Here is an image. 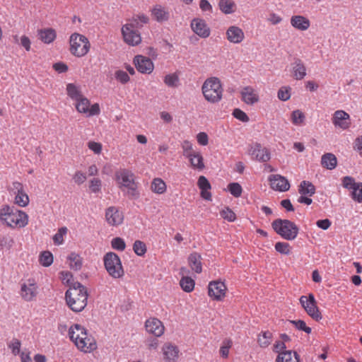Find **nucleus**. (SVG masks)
Returning <instances> with one entry per match:
<instances>
[{
  "instance_id": "obj_1",
  "label": "nucleus",
  "mask_w": 362,
  "mask_h": 362,
  "mask_svg": "<svg viewBox=\"0 0 362 362\" xmlns=\"http://www.w3.org/2000/svg\"><path fill=\"white\" fill-rule=\"evenodd\" d=\"M65 298L68 306L73 311L81 312L87 305V290L81 283L73 282L66 291Z\"/></svg>"
},
{
  "instance_id": "obj_2",
  "label": "nucleus",
  "mask_w": 362,
  "mask_h": 362,
  "mask_svg": "<svg viewBox=\"0 0 362 362\" xmlns=\"http://www.w3.org/2000/svg\"><path fill=\"white\" fill-rule=\"evenodd\" d=\"M69 336L75 345L84 352H90L97 348L94 338L88 335L86 329L80 325L71 326L69 329Z\"/></svg>"
},
{
  "instance_id": "obj_3",
  "label": "nucleus",
  "mask_w": 362,
  "mask_h": 362,
  "mask_svg": "<svg viewBox=\"0 0 362 362\" xmlns=\"http://www.w3.org/2000/svg\"><path fill=\"white\" fill-rule=\"evenodd\" d=\"M0 221L8 227L21 228L28 224V216L21 210L6 205L0 210Z\"/></svg>"
},
{
  "instance_id": "obj_4",
  "label": "nucleus",
  "mask_w": 362,
  "mask_h": 362,
  "mask_svg": "<svg viewBox=\"0 0 362 362\" xmlns=\"http://www.w3.org/2000/svg\"><path fill=\"white\" fill-rule=\"evenodd\" d=\"M115 180L121 190L124 191V189H127L126 194L128 196L138 197L137 183L135 182V175L131 170L120 169L115 173Z\"/></svg>"
},
{
  "instance_id": "obj_5",
  "label": "nucleus",
  "mask_w": 362,
  "mask_h": 362,
  "mask_svg": "<svg viewBox=\"0 0 362 362\" xmlns=\"http://www.w3.org/2000/svg\"><path fill=\"white\" fill-rule=\"evenodd\" d=\"M202 90L208 102L216 103L222 98L223 90L220 80L216 77L207 78L202 85Z\"/></svg>"
},
{
  "instance_id": "obj_6",
  "label": "nucleus",
  "mask_w": 362,
  "mask_h": 362,
  "mask_svg": "<svg viewBox=\"0 0 362 362\" xmlns=\"http://www.w3.org/2000/svg\"><path fill=\"white\" fill-rule=\"evenodd\" d=\"M273 229L276 233L287 240H294L298 233L297 226L287 219H276L272 223Z\"/></svg>"
},
{
  "instance_id": "obj_7",
  "label": "nucleus",
  "mask_w": 362,
  "mask_h": 362,
  "mask_svg": "<svg viewBox=\"0 0 362 362\" xmlns=\"http://www.w3.org/2000/svg\"><path fill=\"white\" fill-rule=\"evenodd\" d=\"M70 52L77 57H81L85 56L90 49V43L86 37L78 33H73L70 36Z\"/></svg>"
},
{
  "instance_id": "obj_8",
  "label": "nucleus",
  "mask_w": 362,
  "mask_h": 362,
  "mask_svg": "<svg viewBox=\"0 0 362 362\" xmlns=\"http://www.w3.org/2000/svg\"><path fill=\"white\" fill-rule=\"evenodd\" d=\"M104 264L107 273L115 279L120 278L123 274L122 262L119 256L114 252H107L104 257Z\"/></svg>"
},
{
  "instance_id": "obj_9",
  "label": "nucleus",
  "mask_w": 362,
  "mask_h": 362,
  "mask_svg": "<svg viewBox=\"0 0 362 362\" xmlns=\"http://www.w3.org/2000/svg\"><path fill=\"white\" fill-rule=\"evenodd\" d=\"M300 303L308 315L316 321L322 319L321 313L317 306V302L313 293L308 296H302L300 298Z\"/></svg>"
},
{
  "instance_id": "obj_10",
  "label": "nucleus",
  "mask_w": 362,
  "mask_h": 362,
  "mask_svg": "<svg viewBox=\"0 0 362 362\" xmlns=\"http://www.w3.org/2000/svg\"><path fill=\"white\" fill-rule=\"evenodd\" d=\"M122 33L124 41L129 45L135 46L141 41L138 30H134L133 23H127L122 28Z\"/></svg>"
},
{
  "instance_id": "obj_11",
  "label": "nucleus",
  "mask_w": 362,
  "mask_h": 362,
  "mask_svg": "<svg viewBox=\"0 0 362 362\" xmlns=\"http://www.w3.org/2000/svg\"><path fill=\"white\" fill-rule=\"evenodd\" d=\"M75 105L79 112L86 114L88 116L97 115L100 113L99 105L95 103L90 107V101L84 96L76 100Z\"/></svg>"
},
{
  "instance_id": "obj_12",
  "label": "nucleus",
  "mask_w": 362,
  "mask_h": 362,
  "mask_svg": "<svg viewBox=\"0 0 362 362\" xmlns=\"http://www.w3.org/2000/svg\"><path fill=\"white\" fill-rule=\"evenodd\" d=\"M249 154L252 159L262 163L267 162L271 158L269 151L258 143H255L250 146Z\"/></svg>"
},
{
  "instance_id": "obj_13",
  "label": "nucleus",
  "mask_w": 362,
  "mask_h": 362,
  "mask_svg": "<svg viewBox=\"0 0 362 362\" xmlns=\"http://www.w3.org/2000/svg\"><path fill=\"white\" fill-rule=\"evenodd\" d=\"M37 286L33 279H28L21 285V296L26 301H31L37 296Z\"/></svg>"
},
{
  "instance_id": "obj_14",
  "label": "nucleus",
  "mask_w": 362,
  "mask_h": 362,
  "mask_svg": "<svg viewBox=\"0 0 362 362\" xmlns=\"http://www.w3.org/2000/svg\"><path fill=\"white\" fill-rule=\"evenodd\" d=\"M105 218L110 226H117L122 223L124 216L115 206H110L106 209Z\"/></svg>"
},
{
  "instance_id": "obj_15",
  "label": "nucleus",
  "mask_w": 362,
  "mask_h": 362,
  "mask_svg": "<svg viewBox=\"0 0 362 362\" xmlns=\"http://www.w3.org/2000/svg\"><path fill=\"white\" fill-rule=\"evenodd\" d=\"M192 31L200 37L206 38L210 35V29L204 20L194 18L190 24Z\"/></svg>"
},
{
  "instance_id": "obj_16",
  "label": "nucleus",
  "mask_w": 362,
  "mask_h": 362,
  "mask_svg": "<svg viewBox=\"0 0 362 362\" xmlns=\"http://www.w3.org/2000/svg\"><path fill=\"white\" fill-rule=\"evenodd\" d=\"M226 286L223 282L212 281L209 284V296L214 300H221L226 294Z\"/></svg>"
},
{
  "instance_id": "obj_17",
  "label": "nucleus",
  "mask_w": 362,
  "mask_h": 362,
  "mask_svg": "<svg viewBox=\"0 0 362 362\" xmlns=\"http://www.w3.org/2000/svg\"><path fill=\"white\" fill-rule=\"evenodd\" d=\"M136 68L142 74H151L154 68L152 61L146 57L138 55L134 59Z\"/></svg>"
},
{
  "instance_id": "obj_18",
  "label": "nucleus",
  "mask_w": 362,
  "mask_h": 362,
  "mask_svg": "<svg viewBox=\"0 0 362 362\" xmlns=\"http://www.w3.org/2000/svg\"><path fill=\"white\" fill-rule=\"evenodd\" d=\"M269 180L271 187L274 190L286 192L289 189L290 184L288 180L280 175H272Z\"/></svg>"
},
{
  "instance_id": "obj_19",
  "label": "nucleus",
  "mask_w": 362,
  "mask_h": 362,
  "mask_svg": "<svg viewBox=\"0 0 362 362\" xmlns=\"http://www.w3.org/2000/svg\"><path fill=\"white\" fill-rule=\"evenodd\" d=\"M165 362H177L180 350L178 347L170 343H166L162 347Z\"/></svg>"
},
{
  "instance_id": "obj_20",
  "label": "nucleus",
  "mask_w": 362,
  "mask_h": 362,
  "mask_svg": "<svg viewBox=\"0 0 362 362\" xmlns=\"http://www.w3.org/2000/svg\"><path fill=\"white\" fill-rule=\"evenodd\" d=\"M13 188L16 190L15 204L21 207L26 206L29 204V197L24 192L22 184L15 182L13 183Z\"/></svg>"
},
{
  "instance_id": "obj_21",
  "label": "nucleus",
  "mask_w": 362,
  "mask_h": 362,
  "mask_svg": "<svg viewBox=\"0 0 362 362\" xmlns=\"http://www.w3.org/2000/svg\"><path fill=\"white\" fill-rule=\"evenodd\" d=\"M145 327L148 332L153 334L156 337H160L164 332V326L161 321L157 318L147 320Z\"/></svg>"
},
{
  "instance_id": "obj_22",
  "label": "nucleus",
  "mask_w": 362,
  "mask_h": 362,
  "mask_svg": "<svg viewBox=\"0 0 362 362\" xmlns=\"http://www.w3.org/2000/svg\"><path fill=\"white\" fill-rule=\"evenodd\" d=\"M349 119L350 117L348 113L344 110H337L334 114L332 122L335 127L346 129L350 125Z\"/></svg>"
},
{
  "instance_id": "obj_23",
  "label": "nucleus",
  "mask_w": 362,
  "mask_h": 362,
  "mask_svg": "<svg viewBox=\"0 0 362 362\" xmlns=\"http://www.w3.org/2000/svg\"><path fill=\"white\" fill-rule=\"evenodd\" d=\"M227 39L235 44L241 42L244 39L243 31L237 26H230L226 31Z\"/></svg>"
},
{
  "instance_id": "obj_24",
  "label": "nucleus",
  "mask_w": 362,
  "mask_h": 362,
  "mask_svg": "<svg viewBox=\"0 0 362 362\" xmlns=\"http://www.w3.org/2000/svg\"><path fill=\"white\" fill-rule=\"evenodd\" d=\"M151 15L159 23L167 21L170 18L168 10L159 4L151 9Z\"/></svg>"
},
{
  "instance_id": "obj_25",
  "label": "nucleus",
  "mask_w": 362,
  "mask_h": 362,
  "mask_svg": "<svg viewBox=\"0 0 362 362\" xmlns=\"http://www.w3.org/2000/svg\"><path fill=\"white\" fill-rule=\"evenodd\" d=\"M292 73L296 80H301L306 76V68L300 59H295L292 64Z\"/></svg>"
},
{
  "instance_id": "obj_26",
  "label": "nucleus",
  "mask_w": 362,
  "mask_h": 362,
  "mask_svg": "<svg viewBox=\"0 0 362 362\" xmlns=\"http://www.w3.org/2000/svg\"><path fill=\"white\" fill-rule=\"evenodd\" d=\"M291 24L293 28L302 31L308 30L310 25V21L303 16H292Z\"/></svg>"
},
{
  "instance_id": "obj_27",
  "label": "nucleus",
  "mask_w": 362,
  "mask_h": 362,
  "mask_svg": "<svg viewBox=\"0 0 362 362\" xmlns=\"http://www.w3.org/2000/svg\"><path fill=\"white\" fill-rule=\"evenodd\" d=\"M243 100L247 105H252L258 101V95L255 90L250 86L245 87L241 91Z\"/></svg>"
},
{
  "instance_id": "obj_28",
  "label": "nucleus",
  "mask_w": 362,
  "mask_h": 362,
  "mask_svg": "<svg viewBox=\"0 0 362 362\" xmlns=\"http://www.w3.org/2000/svg\"><path fill=\"white\" fill-rule=\"evenodd\" d=\"M188 263L192 270L199 274L202 271V257L199 254L194 252L189 255Z\"/></svg>"
},
{
  "instance_id": "obj_29",
  "label": "nucleus",
  "mask_w": 362,
  "mask_h": 362,
  "mask_svg": "<svg viewBox=\"0 0 362 362\" xmlns=\"http://www.w3.org/2000/svg\"><path fill=\"white\" fill-rule=\"evenodd\" d=\"M198 186L201 189L202 197L206 200H211V194L209 192L211 189V185L204 176H200L198 179Z\"/></svg>"
},
{
  "instance_id": "obj_30",
  "label": "nucleus",
  "mask_w": 362,
  "mask_h": 362,
  "mask_svg": "<svg viewBox=\"0 0 362 362\" xmlns=\"http://www.w3.org/2000/svg\"><path fill=\"white\" fill-rule=\"evenodd\" d=\"M321 164L327 169L333 170L337 166V160L333 153H327L322 156Z\"/></svg>"
},
{
  "instance_id": "obj_31",
  "label": "nucleus",
  "mask_w": 362,
  "mask_h": 362,
  "mask_svg": "<svg viewBox=\"0 0 362 362\" xmlns=\"http://www.w3.org/2000/svg\"><path fill=\"white\" fill-rule=\"evenodd\" d=\"M187 158L193 168L197 169L198 170H202L204 168V159L199 152H194Z\"/></svg>"
},
{
  "instance_id": "obj_32",
  "label": "nucleus",
  "mask_w": 362,
  "mask_h": 362,
  "mask_svg": "<svg viewBox=\"0 0 362 362\" xmlns=\"http://www.w3.org/2000/svg\"><path fill=\"white\" fill-rule=\"evenodd\" d=\"M39 38L45 43L49 44L56 38V33L52 28L40 30L38 32Z\"/></svg>"
},
{
  "instance_id": "obj_33",
  "label": "nucleus",
  "mask_w": 362,
  "mask_h": 362,
  "mask_svg": "<svg viewBox=\"0 0 362 362\" xmlns=\"http://www.w3.org/2000/svg\"><path fill=\"white\" fill-rule=\"evenodd\" d=\"M298 192L301 195L311 197L315 193V187L310 182L303 180L300 184Z\"/></svg>"
},
{
  "instance_id": "obj_34",
  "label": "nucleus",
  "mask_w": 362,
  "mask_h": 362,
  "mask_svg": "<svg viewBox=\"0 0 362 362\" xmlns=\"http://www.w3.org/2000/svg\"><path fill=\"white\" fill-rule=\"evenodd\" d=\"M69 267L75 271L80 270L82 267V258L76 253L72 252L67 257Z\"/></svg>"
},
{
  "instance_id": "obj_35",
  "label": "nucleus",
  "mask_w": 362,
  "mask_h": 362,
  "mask_svg": "<svg viewBox=\"0 0 362 362\" xmlns=\"http://www.w3.org/2000/svg\"><path fill=\"white\" fill-rule=\"evenodd\" d=\"M276 362H298L296 353H292L291 351H284L280 353L277 358Z\"/></svg>"
},
{
  "instance_id": "obj_36",
  "label": "nucleus",
  "mask_w": 362,
  "mask_h": 362,
  "mask_svg": "<svg viewBox=\"0 0 362 362\" xmlns=\"http://www.w3.org/2000/svg\"><path fill=\"white\" fill-rule=\"evenodd\" d=\"M151 190L156 194H163L166 191V185L160 178H154L152 181Z\"/></svg>"
},
{
  "instance_id": "obj_37",
  "label": "nucleus",
  "mask_w": 362,
  "mask_h": 362,
  "mask_svg": "<svg viewBox=\"0 0 362 362\" xmlns=\"http://www.w3.org/2000/svg\"><path fill=\"white\" fill-rule=\"evenodd\" d=\"M67 95L75 101L83 96L80 88L74 83H69L66 86Z\"/></svg>"
},
{
  "instance_id": "obj_38",
  "label": "nucleus",
  "mask_w": 362,
  "mask_h": 362,
  "mask_svg": "<svg viewBox=\"0 0 362 362\" xmlns=\"http://www.w3.org/2000/svg\"><path fill=\"white\" fill-rule=\"evenodd\" d=\"M218 5L221 11L226 14L234 12L235 3L232 0H220Z\"/></svg>"
},
{
  "instance_id": "obj_39",
  "label": "nucleus",
  "mask_w": 362,
  "mask_h": 362,
  "mask_svg": "<svg viewBox=\"0 0 362 362\" xmlns=\"http://www.w3.org/2000/svg\"><path fill=\"white\" fill-rule=\"evenodd\" d=\"M180 284L181 288L185 291V292H191L194 287V281L188 276H183L180 281Z\"/></svg>"
},
{
  "instance_id": "obj_40",
  "label": "nucleus",
  "mask_w": 362,
  "mask_h": 362,
  "mask_svg": "<svg viewBox=\"0 0 362 362\" xmlns=\"http://www.w3.org/2000/svg\"><path fill=\"white\" fill-rule=\"evenodd\" d=\"M272 337V334L269 332H263L262 334L259 336L258 343L261 347H267L271 343V339Z\"/></svg>"
},
{
  "instance_id": "obj_41",
  "label": "nucleus",
  "mask_w": 362,
  "mask_h": 362,
  "mask_svg": "<svg viewBox=\"0 0 362 362\" xmlns=\"http://www.w3.org/2000/svg\"><path fill=\"white\" fill-rule=\"evenodd\" d=\"M40 262L44 267H49L53 262V255L49 251H44L40 256Z\"/></svg>"
},
{
  "instance_id": "obj_42",
  "label": "nucleus",
  "mask_w": 362,
  "mask_h": 362,
  "mask_svg": "<svg viewBox=\"0 0 362 362\" xmlns=\"http://www.w3.org/2000/svg\"><path fill=\"white\" fill-rule=\"evenodd\" d=\"M164 83L169 87H177L179 83V78L175 74H167L164 78Z\"/></svg>"
},
{
  "instance_id": "obj_43",
  "label": "nucleus",
  "mask_w": 362,
  "mask_h": 362,
  "mask_svg": "<svg viewBox=\"0 0 362 362\" xmlns=\"http://www.w3.org/2000/svg\"><path fill=\"white\" fill-rule=\"evenodd\" d=\"M133 250L138 256H143L146 252V246L141 240H136L133 245Z\"/></svg>"
},
{
  "instance_id": "obj_44",
  "label": "nucleus",
  "mask_w": 362,
  "mask_h": 362,
  "mask_svg": "<svg viewBox=\"0 0 362 362\" xmlns=\"http://www.w3.org/2000/svg\"><path fill=\"white\" fill-rule=\"evenodd\" d=\"M292 122L295 125H300L303 123L305 115L300 110H294L291 114Z\"/></svg>"
},
{
  "instance_id": "obj_45",
  "label": "nucleus",
  "mask_w": 362,
  "mask_h": 362,
  "mask_svg": "<svg viewBox=\"0 0 362 362\" xmlns=\"http://www.w3.org/2000/svg\"><path fill=\"white\" fill-rule=\"evenodd\" d=\"M67 233V228L66 227L60 228L57 233L53 237V241L55 245H62L64 242V235Z\"/></svg>"
},
{
  "instance_id": "obj_46",
  "label": "nucleus",
  "mask_w": 362,
  "mask_h": 362,
  "mask_svg": "<svg viewBox=\"0 0 362 362\" xmlns=\"http://www.w3.org/2000/svg\"><path fill=\"white\" fill-rule=\"evenodd\" d=\"M289 322L295 326V327L300 331H303L307 334L311 332V328L306 326L305 322L301 320H290Z\"/></svg>"
},
{
  "instance_id": "obj_47",
  "label": "nucleus",
  "mask_w": 362,
  "mask_h": 362,
  "mask_svg": "<svg viewBox=\"0 0 362 362\" xmlns=\"http://www.w3.org/2000/svg\"><path fill=\"white\" fill-rule=\"evenodd\" d=\"M351 197L359 203L362 202V183L358 182V185L351 191Z\"/></svg>"
},
{
  "instance_id": "obj_48",
  "label": "nucleus",
  "mask_w": 362,
  "mask_h": 362,
  "mask_svg": "<svg viewBox=\"0 0 362 362\" xmlns=\"http://www.w3.org/2000/svg\"><path fill=\"white\" fill-rule=\"evenodd\" d=\"M221 216L228 221H234L236 218L235 213L228 207H226L220 212Z\"/></svg>"
},
{
  "instance_id": "obj_49",
  "label": "nucleus",
  "mask_w": 362,
  "mask_h": 362,
  "mask_svg": "<svg viewBox=\"0 0 362 362\" xmlns=\"http://www.w3.org/2000/svg\"><path fill=\"white\" fill-rule=\"evenodd\" d=\"M21 343L17 339H13L8 344V346L11 350L13 355L16 356L20 354Z\"/></svg>"
},
{
  "instance_id": "obj_50",
  "label": "nucleus",
  "mask_w": 362,
  "mask_h": 362,
  "mask_svg": "<svg viewBox=\"0 0 362 362\" xmlns=\"http://www.w3.org/2000/svg\"><path fill=\"white\" fill-rule=\"evenodd\" d=\"M111 245L113 249L123 251L125 249L126 244L124 240L121 238H115L111 241Z\"/></svg>"
},
{
  "instance_id": "obj_51",
  "label": "nucleus",
  "mask_w": 362,
  "mask_h": 362,
  "mask_svg": "<svg viewBox=\"0 0 362 362\" xmlns=\"http://www.w3.org/2000/svg\"><path fill=\"white\" fill-rule=\"evenodd\" d=\"M182 148L183 150V156L187 158L191 156L195 151L193 150L192 144L190 141L185 140L182 144Z\"/></svg>"
},
{
  "instance_id": "obj_52",
  "label": "nucleus",
  "mask_w": 362,
  "mask_h": 362,
  "mask_svg": "<svg viewBox=\"0 0 362 362\" xmlns=\"http://www.w3.org/2000/svg\"><path fill=\"white\" fill-rule=\"evenodd\" d=\"M232 346V341L230 339H225L220 348V354L222 357L227 358L229 354V349Z\"/></svg>"
},
{
  "instance_id": "obj_53",
  "label": "nucleus",
  "mask_w": 362,
  "mask_h": 362,
  "mask_svg": "<svg viewBox=\"0 0 362 362\" xmlns=\"http://www.w3.org/2000/svg\"><path fill=\"white\" fill-rule=\"evenodd\" d=\"M228 190L230 193L235 197H240L242 193V187L237 182H233L229 184Z\"/></svg>"
},
{
  "instance_id": "obj_54",
  "label": "nucleus",
  "mask_w": 362,
  "mask_h": 362,
  "mask_svg": "<svg viewBox=\"0 0 362 362\" xmlns=\"http://www.w3.org/2000/svg\"><path fill=\"white\" fill-rule=\"evenodd\" d=\"M357 185L358 183L351 177L346 176L343 178L342 185L344 188L353 191Z\"/></svg>"
},
{
  "instance_id": "obj_55",
  "label": "nucleus",
  "mask_w": 362,
  "mask_h": 362,
  "mask_svg": "<svg viewBox=\"0 0 362 362\" xmlns=\"http://www.w3.org/2000/svg\"><path fill=\"white\" fill-rule=\"evenodd\" d=\"M275 249L279 253L288 255L290 253L289 244L284 242H278L275 245Z\"/></svg>"
},
{
  "instance_id": "obj_56",
  "label": "nucleus",
  "mask_w": 362,
  "mask_h": 362,
  "mask_svg": "<svg viewBox=\"0 0 362 362\" xmlns=\"http://www.w3.org/2000/svg\"><path fill=\"white\" fill-rule=\"evenodd\" d=\"M233 115L235 118L243 122H247L249 121L248 116L240 109L235 108L233 112Z\"/></svg>"
},
{
  "instance_id": "obj_57",
  "label": "nucleus",
  "mask_w": 362,
  "mask_h": 362,
  "mask_svg": "<svg viewBox=\"0 0 362 362\" xmlns=\"http://www.w3.org/2000/svg\"><path fill=\"white\" fill-rule=\"evenodd\" d=\"M115 78L120 83L124 84L129 81V76L127 72L122 70H118L115 74Z\"/></svg>"
},
{
  "instance_id": "obj_58",
  "label": "nucleus",
  "mask_w": 362,
  "mask_h": 362,
  "mask_svg": "<svg viewBox=\"0 0 362 362\" xmlns=\"http://www.w3.org/2000/svg\"><path fill=\"white\" fill-rule=\"evenodd\" d=\"M89 188L94 193L100 192L101 189V180L99 178H93L90 182Z\"/></svg>"
},
{
  "instance_id": "obj_59",
  "label": "nucleus",
  "mask_w": 362,
  "mask_h": 362,
  "mask_svg": "<svg viewBox=\"0 0 362 362\" xmlns=\"http://www.w3.org/2000/svg\"><path fill=\"white\" fill-rule=\"evenodd\" d=\"M291 97L289 90L286 88H281L278 91V98L282 101L288 100Z\"/></svg>"
},
{
  "instance_id": "obj_60",
  "label": "nucleus",
  "mask_w": 362,
  "mask_h": 362,
  "mask_svg": "<svg viewBox=\"0 0 362 362\" xmlns=\"http://www.w3.org/2000/svg\"><path fill=\"white\" fill-rule=\"evenodd\" d=\"M13 244V240L8 236L0 238V246L1 247L11 248Z\"/></svg>"
},
{
  "instance_id": "obj_61",
  "label": "nucleus",
  "mask_w": 362,
  "mask_h": 362,
  "mask_svg": "<svg viewBox=\"0 0 362 362\" xmlns=\"http://www.w3.org/2000/svg\"><path fill=\"white\" fill-rule=\"evenodd\" d=\"M73 179L76 184L81 185L86 180V176L85 173L77 171L74 175Z\"/></svg>"
},
{
  "instance_id": "obj_62",
  "label": "nucleus",
  "mask_w": 362,
  "mask_h": 362,
  "mask_svg": "<svg viewBox=\"0 0 362 362\" xmlns=\"http://www.w3.org/2000/svg\"><path fill=\"white\" fill-rule=\"evenodd\" d=\"M88 146L89 149L93 151L96 154H99L102 150V145L100 143L95 141H89L88 143Z\"/></svg>"
},
{
  "instance_id": "obj_63",
  "label": "nucleus",
  "mask_w": 362,
  "mask_h": 362,
  "mask_svg": "<svg viewBox=\"0 0 362 362\" xmlns=\"http://www.w3.org/2000/svg\"><path fill=\"white\" fill-rule=\"evenodd\" d=\"M197 142L202 146L208 144V135L205 132H200L197 135Z\"/></svg>"
},
{
  "instance_id": "obj_64",
  "label": "nucleus",
  "mask_w": 362,
  "mask_h": 362,
  "mask_svg": "<svg viewBox=\"0 0 362 362\" xmlns=\"http://www.w3.org/2000/svg\"><path fill=\"white\" fill-rule=\"evenodd\" d=\"M199 7L202 11H209L210 13L212 11V6L208 0H201L199 2Z\"/></svg>"
}]
</instances>
